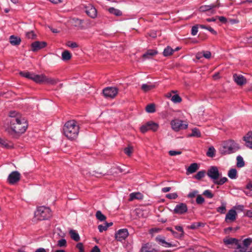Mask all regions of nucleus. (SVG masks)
<instances>
[{
  "instance_id": "de8ad7c7",
  "label": "nucleus",
  "mask_w": 252,
  "mask_h": 252,
  "mask_svg": "<svg viewBox=\"0 0 252 252\" xmlns=\"http://www.w3.org/2000/svg\"><path fill=\"white\" fill-rule=\"evenodd\" d=\"M66 45L71 48H75L78 47V44L74 42L68 41L66 42Z\"/></svg>"
},
{
  "instance_id": "0e129e2a",
  "label": "nucleus",
  "mask_w": 252,
  "mask_h": 252,
  "mask_svg": "<svg viewBox=\"0 0 252 252\" xmlns=\"http://www.w3.org/2000/svg\"><path fill=\"white\" fill-rule=\"evenodd\" d=\"M196 58L198 60L201 59L203 56V52H198L196 54Z\"/></svg>"
},
{
  "instance_id": "dca6fc26",
  "label": "nucleus",
  "mask_w": 252,
  "mask_h": 252,
  "mask_svg": "<svg viewBox=\"0 0 252 252\" xmlns=\"http://www.w3.org/2000/svg\"><path fill=\"white\" fill-rule=\"evenodd\" d=\"M233 78L235 82L238 85L242 86L246 83V79L242 75L234 74Z\"/></svg>"
},
{
  "instance_id": "5fc2aeb1",
  "label": "nucleus",
  "mask_w": 252,
  "mask_h": 252,
  "mask_svg": "<svg viewBox=\"0 0 252 252\" xmlns=\"http://www.w3.org/2000/svg\"><path fill=\"white\" fill-rule=\"evenodd\" d=\"M149 130V129L148 126V122L145 125L141 126L140 127V131L142 133H145Z\"/></svg>"
},
{
  "instance_id": "cd10ccee",
  "label": "nucleus",
  "mask_w": 252,
  "mask_h": 252,
  "mask_svg": "<svg viewBox=\"0 0 252 252\" xmlns=\"http://www.w3.org/2000/svg\"><path fill=\"white\" fill-rule=\"evenodd\" d=\"M148 126L149 130H152L153 131H157L158 128V125L152 121L148 122Z\"/></svg>"
},
{
  "instance_id": "e433bc0d",
  "label": "nucleus",
  "mask_w": 252,
  "mask_h": 252,
  "mask_svg": "<svg viewBox=\"0 0 252 252\" xmlns=\"http://www.w3.org/2000/svg\"><path fill=\"white\" fill-rule=\"evenodd\" d=\"M19 74L21 76L31 80L33 75V73H30L28 71H21Z\"/></svg>"
},
{
  "instance_id": "c9c22d12",
  "label": "nucleus",
  "mask_w": 252,
  "mask_h": 252,
  "mask_svg": "<svg viewBox=\"0 0 252 252\" xmlns=\"http://www.w3.org/2000/svg\"><path fill=\"white\" fill-rule=\"evenodd\" d=\"M245 163L243 158L241 156L237 157V166L238 167H242L244 166Z\"/></svg>"
},
{
  "instance_id": "69168bd1",
  "label": "nucleus",
  "mask_w": 252,
  "mask_h": 252,
  "mask_svg": "<svg viewBox=\"0 0 252 252\" xmlns=\"http://www.w3.org/2000/svg\"><path fill=\"white\" fill-rule=\"evenodd\" d=\"M91 252H100V250L97 246H95Z\"/></svg>"
},
{
  "instance_id": "37998d69",
  "label": "nucleus",
  "mask_w": 252,
  "mask_h": 252,
  "mask_svg": "<svg viewBox=\"0 0 252 252\" xmlns=\"http://www.w3.org/2000/svg\"><path fill=\"white\" fill-rule=\"evenodd\" d=\"M66 245V241L64 239H61L58 241L57 246L59 247H65Z\"/></svg>"
},
{
  "instance_id": "4d7b16f0",
  "label": "nucleus",
  "mask_w": 252,
  "mask_h": 252,
  "mask_svg": "<svg viewBox=\"0 0 252 252\" xmlns=\"http://www.w3.org/2000/svg\"><path fill=\"white\" fill-rule=\"evenodd\" d=\"M203 52V56L206 59H209L211 57V53L210 51H202Z\"/></svg>"
},
{
  "instance_id": "864d4df0",
  "label": "nucleus",
  "mask_w": 252,
  "mask_h": 252,
  "mask_svg": "<svg viewBox=\"0 0 252 252\" xmlns=\"http://www.w3.org/2000/svg\"><path fill=\"white\" fill-rule=\"evenodd\" d=\"M196 203L198 204H201L204 202V198L200 195H198L196 199Z\"/></svg>"
},
{
  "instance_id": "9d476101",
  "label": "nucleus",
  "mask_w": 252,
  "mask_h": 252,
  "mask_svg": "<svg viewBox=\"0 0 252 252\" xmlns=\"http://www.w3.org/2000/svg\"><path fill=\"white\" fill-rule=\"evenodd\" d=\"M20 176L18 171H13L9 175L7 181L10 184L13 185L20 180Z\"/></svg>"
},
{
  "instance_id": "c756f323",
  "label": "nucleus",
  "mask_w": 252,
  "mask_h": 252,
  "mask_svg": "<svg viewBox=\"0 0 252 252\" xmlns=\"http://www.w3.org/2000/svg\"><path fill=\"white\" fill-rule=\"evenodd\" d=\"M242 246L248 249V248L252 244V238H247L242 240L241 243Z\"/></svg>"
},
{
  "instance_id": "a19ab883",
  "label": "nucleus",
  "mask_w": 252,
  "mask_h": 252,
  "mask_svg": "<svg viewBox=\"0 0 252 252\" xmlns=\"http://www.w3.org/2000/svg\"><path fill=\"white\" fill-rule=\"evenodd\" d=\"M217 6L215 4H211L209 5H204L200 7L201 10L203 11H208L209 10H211L215 7H216Z\"/></svg>"
},
{
  "instance_id": "20e7f679",
  "label": "nucleus",
  "mask_w": 252,
  "mask_h": 252,
  "mask_svg": "<svg viewBox=\"0 0 252 252\" xmlns=\"http://www.w3.org/2000/svg\"><path fill=\"white\" fill-rule=\"evenodd\" d=\"M34 216L40 220H47L51 216V210L44 206L39 207L34 212Z\"/></svg>"
},
{
  "instance_id": "603ef678",
  "label": "nucleus",
  "mask_w": 252,
  "mask_h": 252,
  "mask_svg": "<svg viewBox=\"0 0 252 252\" xmlns=\"http://www.w3.org/2000/svg\"><path fill=\"white\" fill-rule=\"evenodd\" d=\"M169 155L171 156H175L176 155H179L182 154V152L180 151H174L170 150L169 151Z\"/></svg>"
},
{
  "instance_id": "1a4fd4ad",
  "label": "nucleus",
  "mask_w": 252,
  "mask_h": 252,
  "mask_svg": "<svg viewBox=\"0 0 252 252\" xmlns=\"http://www.w3.org/2000/svg\"><path fill=\"white\" fill-rule=\"evenodd\" d=\"M128 236V232L126 228L119 229L115 233V238L119 241L125 240Z\"/></svg>"
},
{
  "instance_id": "79ce46f5",
  "label": "nucleus",
  "mask_w": 252,
  "mask_h": 252,
  "mask_svg": "<svg viewBox=\"0 0 252 252\" xmlns=\"http://www.w3.org/2000/svg\"><path fill=\"white\" fill-rule=\"evenodd\" d=\"M171 100L174 103H179L182 101V98L178 94H175L172 96Z\"/></svg>"
},
{
  "instance_id": "6e6552de",
  "label": "nucleus",
  "mask_w": 252,
  "mask_h": 252,
  "mask_svg": "<svg viewBox=\"0 0 252 252\" xmlns=\"http://www.w3.org/2000/svg\"><path fill=\"white\" fill-rule=\"evenodd\" d=\"M207 174L208 176L213 180V182L219 179L220 174L217 166H212L208 169Z\"/></svg>"
},
{
  "instance_id": "bb28decb",
  "label": "nucleus",
  "mask_w": 252,
  "mask_h": 252,
  "mask_svg": "<svg viewBox=\"0 0 252 252\" xmlns=\"http://www.w3.org/2000/svg\"><path fill=\"white\" fill-rule=\"evenodd\" d=\"M71 58V54L67 51L65 50L62 53V59L63 61H66L69 60Z\"/></svg>"
},
{
  "instance_id": "9b49d317",
  "label": "nucleus",
  "mask_w": 252,
  "mask_h": 252,
  "mask_svg": "<svg viewBox=\"0 0 252 252\" xmlns=\"http://www.w3.org/2000/svg\"><path fill=\"white\" fill-rule=\"evenodd\" d=\"M85 12L91 18L94 19L97 16V11L92 4H88L85 7Z\"/></svg>"
},
{
  "instance_id": "473e14b6",
  "label": "nucleus",
  "mask_w": 252,
  "mask_h": 252,
  "mask_svg": "<svg viewBox=\"0 0 252 252\" xmlns=\"http://www.w3.org/2000/svg\"><path fill=\"white\" fill-rule=\"evenodd\" d=\"M228 176L231 179H236L237 170L234 168L230 169L228 172Z\"/></svg>"
},
{
  "instance_id": "a878e982",
  "label": "nucleus",
  "mask_w": 252,
  "mask_h": 252,
  "mask_svg": "<svg viewBox=\"0 0 252 252\" xmlns=\"http://www.w3.org/2000/svg\"><path fill=\"white\" fill-rule=\"evenodd\" d=\"M108 10L111 14H114L115 16H120L122 15V12L121 10L114 7H110Z\"/></svg>"
},
{
  "instance_id": "3c124183",
  "label": "nucleus",
  "mask_w": 252,
  "mask_h": 252,
  "mask_svg": "<svg viewBox=\"0 0 252 252\" xmlns=\"http://www.w3.org/2000/svg\"><path fill=\"white\" fill-rule=\"evenodd\" d=\"M178 195L176 193H171L166 195V197L170 199H175L177 198Z\"/></svg>"
},
{
  "instance_id": "b1692460",
  "label": "nucleus",
  "mask_w": 252,
  "mask_h": 252,
  "mask_svg": "<svg viewBox=\"0 0 252 252\" xmlns=\"http://www.w3.org/2000/svg\"><path fill=\"white\" fill-rule=\"evenodd\" d=\"M198 169V164L196 163H192L188 167L187 170V174H191L195 172Z\"/></svg>"
},
{
  "instance_id": "c03bdc74",
  "label": "nucleus",
  "mask_w": 252,
  "mask_h": 252,
  "mask_svg": "<svg viewBox=\"0 0 252 252\" xmlns=\"http://www.w3.org/2000/svg\"><path fill=\"white\" fill-rule=\"evenodd\" d=\"M205 174V172L204 171H200L194 176V178L197 180H200L204 177Z\"/></svg>"
},
{
  "instance_id": "a211bd4d",
  "label": "nucleus",
  "mask_w": 252,
  "mask_h": 252,
  "mask_svg": "<svg viewBox=\"0 0 252 252\" xmlns=\"http://www.w3.org/2000/svg\"><path fill=\"white\" fill-rule=\"evenodd\" d=\"M143 198V194L139 192H132L129 194V201H131L134 199L141 200Z\"/></svg>"
},
{
  "instance_id": "f03ea898",
  "label": "nucleus",
  "mask_w": 252,
  "mask_h": 252,
  "mask_svg": "<svg viewBox=\"0 0 252 252\" xmlns=\"http://www.w3.org/2000/svg\"><path fill=\"white\" fill-rule=\"evenodd\" d=\"M63 131L64 135L68 139H75L79 131V127L77 122L75 120L67 121L63 126Z\"/></svg>"
},
{
  "instance_id": "e2e57ef3",
  "label": "nucleus",
  "mask_w": 252,
  "mask_h": 252,
  "mask_svg": "<svg viewBox=\"0 0 252 252\" xmlns=\"http://www.w3.org/2000/svg\"><path fill=\"white\" fill-rule=\"evenodd\" d=\"M0 145L4 147H6L7 146V143L5 140L0 137Z\"/></svg>"
},
{
  "instance_id": "5701e85b",
  "label": "nucleus",
  "mask_w": 252,
  "mask_h": 252,
  "mask_svg": "<svg viewBox=\"0 0 252 252\" xmlns=\"http://www.w3.org/2000/svg\"><path fill=\"white\" fill-rule=\"evenodd\" d=\"M69 233L71 239L75 241L78 242L80 240V237L76 230L71 229L69 231Z\"/></svg>"
},
{
  "instance_id": "f257e3e1",
  "label": "nucleus",
  "mask_w": 252,
  "mask_h": 252,
  "mask_svg": "<svg viewBox=\"0 0 252 252\" xmlns=\"http://www.w3.org/2000/svg\"><path fill=\"white\" fill-rule=\"evenodd\" d=\"M6 125L7 126H4L5 130L10 134L23 133L28 126L25 118L15 111L9 112V117L6 119Z\"/></svg>"
},
{
  "instance_id": "423d86ee",
  "label": "nucleus",
  "mask_w": 252,
  "mask_h": 252,
  "mask_svg": "<svg viewBox=\"0 0 252 252\" xmlns=\"http://www.w3.org/2000/svg\"><path fill=\"white\" fill-rule=\"evenodd\" d=\"M170 124L172 129L175 131H179L182 129H186L188 126L187 123H185L183 121L178 119L172 120Z\"/></svg>"
},
{
  "instance_id": "bf43d9fd",
  "label": "nucleus",
  "mask_w": 252,
  "mask_h": 252,
  "mask_svg": "<svg viewBox=\"0 0 252 252\" xmlns=\"http://www.w3.org/2000/svg\"><path fill=\"white\" fill-rule=\"evenodd\" d=\"M125 153L128 156H130L132 152V148L131 147H126L124 150Z\"/></svg>"
},
{
  "instance_id": "09e8293b",
  "label": "nucleus",
  "mask_w": 252,
  "mask_h": 252,
  "mask_svg": "<svg viewBox=\"0 0 252 252\" xmlns=\"http://www.w3.org/2000/svg\"><path fill=\"white\" fill-rule=\"evenodd\" d=\"M198 193V191L196 190H193L190 191L188 195V197L193 198L195 197Z\"/></svg>"
},
{
  "instance_id": "a18cd8bd",
  "label": "nucleus",
  "mask_w": 252,
  "mask_h": 252,
  "mask_svg": "<svg viewBox=\"0 0 252 252\" xmlns=\"http://www.w3.org/2000/svg\"><path fill=\"white\" fill-rule=\"evenodd\" d=\"M109 227V225L106 224V222L103 224L99 225L98 229L100 232H102L103 231H105Z\"/></svg>"
},
{
  "instance_id": "2f4dec72",
  "label": "nucleus",
  "mask_w": 252,
  "mask_h": 252,
  "mask_svg": "<svg viewBox=\"0 0 252 252\" xmlns=\"http://www.w3.org/2000/svg\"><path fill=\"white\" fill-rule=\"evenodd\" d=\"M174 52V51L172 48L170 46H167L164 49L163 52V55L165 57H167L172 55Z\"/></svg>"
},
{
  "instance_id": "680f3d73",
  "label": "nucleus",
  "mask_w": 252,
  "mask_h": 252,
  "mask_svg": "<svg viewBox=\"0 0 252 252\" xmlns=\"http://www.w3.org/2000/svg\"><path fill=\"white\" fill-rule=\"evenodd\" d=\"M76 248L79 251H84V247L82 243H79L76 245Z\"/></svg>"
},
{
  "instance_id": "aec40b11",
  "label": "nucleus",
  "mask_w": 252,
  "mask_h": 252,
  "mask_svg": "<svg viewBox=\"0 0 252 252\" xmlns=\"http://www.w3.org/2000/svg\"><path fill=\"white\" fill-rule=\"evenodd\" d=\"M156 87V85L151 83H148L147 84H143L141 86V89L145 92H147Z\"/></svg>"
},
{
  "instance_id": "7ed1b4c3",
  "label": "nucleus",
  "mask_w": 252,
  "mask_h": 252,
  "mask_svg": "<svg viewBox=\"0 0 252 252\" xmlns=\"http://www.w3.org/2000/svg\"><path fill=\"white\" fill-rule=\"evenodd\" d=\"M241 149L238 143L233 140L229 139L223 141L219 149L220 153L223 155L234 153Z\"/></svg>"
},
{
  "instance_id": "4c0bfd02",
  "label": "nucleus",
  "mask_w": 252,
  "mask_h": 252,
  "mask_svg": "<svg viewBox=\"0 0 252 252\" xmlns=\"http://www.w3.org/2000/svg\"><path fill=\"white\" fill-rule=\"evenodd\" d=\"M226 210V203L225 202H221V206L218 207L217 209V212L221 213L224 214Z\"/></svg>"
},
{
  "instance_id": "39448f33",
  "label": "nucleus",
  "mask_w": 252,
  "mask_h": 252,
  "mask_svg": "<svg viewBox=\"0 0 252 252\" xmlns=\"http://www.w3.org/2000/svg\"><path fill=\"white\" fill-rule=\"evenodd\" d=\"M32 80L37 83H45L50 85H55L58 80L53 78H49L44 74L37 75L33 73Z\"/></svg>"
},
{
  "instance_id": "338daca9",
  "label": "nucleus",
  "mask_w": 252,
  "mask_h": 252,
  "mask_svg": "<svg viewBox=\"0 0 252 252\" xmlns=\"http://www.w3.org/2000/svg\"><path fill=\"white\" fill-rule=\"evenodd\" d=\"M219 19L222 23H225L227 21L226 18L223 16L219 17Z\"/></svg>"
},
{
  "instance_id": "58836bf2",
  "label": "nucleus",
  "mask_w": 252,
  "mask_h": 252,
  "mask_svg": "<svg viewBox=\"0 0 252 252\" xmlns=\"http://www.w3.org/2000/svg\"><path fill=\"white\" fill-rule=\"evenodd\" d=\"M146 110L148 113H154L155 112V106L154 104H150L146 107Z\"/></svg>"
},
{
  "instance_id": "393cba45",
  "label": "nucleus",
  "mask_w": 252,
  "mask_h": 252,
  "mask_svg": "<svg viewBox=\"0 0 252 252\" xmlns=\"http://www.w3.org/2000/svg\"><path fill=\"white\" fill-rule=\"evenodd\" d=\"M158 54V52L154 50H149L143 54V57L145 59H150Z\"/></svg>"
},
{
  "instance_id": "72a5a7b5",
  "label": "nucleus",
  "mask_w": 252,
  "mask_h": 252,
  "mask_svg": "<svg viewBox=\"0 0 252 252\" xmlns=\"http://www.w3.org/2000/svg\"><path fill=\"white\" fill-rule=\"evenodd\" d=\"M190 137H200L201 133L197 128H194L192 129V133L189 135Z\"/></svg>"
},
{
  "instance_id": "13d9d810",
  "label": "nucleus",
  "mask_w": 252,
  "mask_h": 252,
  "mask_svg": "<svg viewBox=\"0 0 252 252\" xmlns=\"http://www.w3.org/2000/svg\"><path fill=\"white\" fill-rule=\"evenodd\" d=\"M175 229L177 231H178L180 232H181V233L179 234V236L182 237V236H183L184 232V230H183V227L182 226H175Z\"/></svg>"
},
{
  "instance_id": "ea45409f",
  "label": "nucleus",
  "mask_w": 252,
  "mask_h": 252,
  "mask_svg": "<svg viewBox=\"0 0 252 252\" xmlns=\"http://www.w3.org/2000/svg\"><path fill=\"white\" fill-rule=\"evenodd\" d=\"M227 181V179L226 177L221 178L220 180H216L214 181V184L218 185H222L224 184Z\"/></svg>"
},
{
  "instance_id": "f8f14e48",
  "label": "nucleus",
  "mask_w": 252,
  "mask_h": 252,
  "mask_svg": "<svg viewBox=\"0 0 252 252\" xmlns=\"http://www.w3.org/2000/svg\"><path fill=\"white\" fill-rule=\"evenodd\" d=\"M173 211L175 214H184L187 212L188 207L185 203H181L175 206Z\"/></svg>"
},
{
  "instance_id": "8fccbe9b",
  "label": "nucleus",
  "mask_w": 252,
  "mask_h": 252,
  "mask_svg": "<svg viewBox=\"0 0 252 252\" xmlns=\"http://www.w3.org/2000/svg\"><path fill=\"white\" fill-rule=\"evenodd\" d=\"M203 195H205L206 197H207L209 198H212L214 196L213 194L211 192V191L210 190H205L203 192Z\"/></svg>"
},
{
  "instance_id": "7c9ffc66",
  "label": "nucleus",
  "mask_w": 252,
  "mask_h": 252,
  "mask_svg": "<svg viewBox=\"0 0 252 252\" xmlns=\"http://www.w3.org/2000/svg\"><path fill=\"white\" fill-rule=\"evenodd\" d=\"M216 150L213 146H211L209 148L207 153L206 155L210 158H213L215 156L216 154Z\"/></svg>"
},
{
  "instance_id": "0eeeda50",
  "label": "nucleus",
  "mask_w": 252,
  "mask_h": 252,
  "mask_svg": "<svg viewBox=\"0 0 252 252\" xmlns=\"http://www.w3.org/2000/svg\"><path fill=\"white\" fill-rule=\"evenodd\" d=\"M118 92L116 87H106L103 90V94L106 98H114Z\"/></svg>"
},
{
  "instance_id": "f3484780",
  "label": "nucleus",
  "mask_w": 252,
  "mask_h": 252,
  "mask_svg": "<svg viewBox=\"0 0 252 252\" xmlns=\"http://www.w3.org/2000/svg\"><path fill=\"white\" fill-rule=\"evenodd\" d=\"M237 216L236 212L235 210L231 209L227 213L225 216V221H228L229 220L232 221L235 220Z\"/></svg>"
},
{
  "instance_id": "49530a36",
  "label": "nucleus",
  "mask_w": 252,
  "mask_h": 252,
  "mask_svg": "<svg viewBox=\"0 0 252 252\" xmlns=\"http://www.w3.org/2000/svg\"><path fill=\"white\" fill-rule=\"evenodd\" d=\"M26 36L29 39H34L36 37L35 34L32 31L27 32L26 33Z\"/></svg>"
},
{
  "instance_id": "c85d7f7f",
  "label": "nucleus",
  "mask_w": 252,
  "mask_h": 252,
  "mask_svg": "<svg viewBox=\"0 0 252 252\" xmlns=\"http://www.w3.org/2000/svg\"><path fill=\"white\" fill-rule=\"evenodd\" d=\"M154 250L149 244H144L141 249V252H153Z\"/></svg>"
},
{
  "instance_id": "052dcab7",
  "label": "nucleus",
  "mask_w": 252,
  "mask_h": 252,
  "mask_svg": "<svg viewBox=\"0 0 252 252\" xmlns=\"http://www.w3.org/2000/svg\"><path fill=\"white\" fill-rule=\"evenodd\" d=\"M200 226V223L199 222L194 223L190 225V228L191 229H196V228H198Z\"/></svg>"
},
{
  "instance_id": "6ab92c4d",
  "label": "nucleus",
  "mask_w": 252,
  "mask_h": 252,
  "mask_svg": "<svg viewBox=\"0 0 252 252\" xmlns=\"http://www.w3.org/2000/svg\"><path fill=\"white\" fill-rule=\"evenodd\" d=\"M235 250L233 252H252V247L249 251H247L248 249L242 246L241 242H240L236 247H234Z\"/></svg>"
},
{
  "instance_id": "ddd939ff",
  "label": "nucleus",
  "mask_w": 252,
  "mask_h": 252,
  "mask_svg": "<svg viewBox=\"0 0 252 252\" xmlns=\"http://www.w3.org/2000/svg\"><path fill=\"white\" fill-rule=\"evenodd\" d=\"M156 240L159 245L165 248L176 247L177 246L176 244H173L166 242L165 240V238L160 236H157L156 238Z\"/></svg>"
},
{
  "instance_id": "4468645a",
  "label": "nucleus",
  "mask_w": 252,
  "mask_h": 252,
  "mask_svg": "<svg viewBox=\"0 0 252 252\" xmlns=\"http://www.w3.org/2000/svg\"><path fill=\"white\" fill-rule=\"evenodd\" d=\"M245 142V146L250 149H252V131L248 132L243 138Z\"/></svg>"
},
{
  "instance_id": "774afa93",
  "label": "nucleus",
  "mask_w": 252,
  "mask_h": 252,
  "mask_svg": "<svg viewBox=\"0 0 252 252\" xmlns=\"http://www.w3.org/2000/svg\"><path fill=\"white\" fill-rule=\"evenodd\" d=\"M246 188L247 189L252 190V181L247 185Z\"/></svg>"
},
{
  "instance_id": "2eb2a0df",
  "label": "nucleus",
  "mask_w": 252,
  "mask_h": 252,
  "mask_svg": "<svg viewBox=\"0 0 252 252\" xmlns=\"http://www.w3.org/2000/svg\"><path fill=\"white\" fill-rule=\"evenodd\" d=\"M46 46V43L45 42L35 41L31 44L32 50L35 52L43 48Z\"/></svg>"
},
{
  "instance_id": "f704fd0d",
  "label": "nucleus",
  "mask_w": 252,
  "mask_h": 252,
  "mask_svg": "<svg viewBox=\"0 0 252 252\" xmlns=\"http://www.w3.org/2000/svg\"><path fill=\"white\" fill-rule=\"evenodd\" d=\"M96 218L97 220L101 221H104L106 220V217L102 214L100 211H97L95 214Z\"/></svg>"
},
{
  "instance_id": "6e6d98bb",
  "label": "nucleus",
  "mask_w": 252,
  "mask_h": 252,
  "mask_svg": "<svg viewBox=\"0 0 252 252\" xmlns=\"http://www.w3.org/2000/svg\"><path fill=\"white\" fill-rule=\"evenodd\" d=\"M198 25L194 26L191 29V34L192 35H195L198 32Z\"/></svg>"
},
{
  "instance_id": "412c9836",
  "label": "nucleus",
  "mask_w": 252,
  "mask_h": 252,
  "mask_svg": "<svg viewBox=\"0 0 252 252\" xmlns=\"http://www.w3.org/2000/svg\"><path fill=\"white\" fill-rule=\"evenodd\" d=\"M21 38L15 35H11L9 37V42L12 45L16 46L20 44Z\"/></svg>"
},
{
  "instance_id": "4be33fe9",
  "label": "nucleus",
  "mask_w": 252,
  "mask_h": 252,
  "mask_svg": "<svg viewBox=\"0 0 252 252\" xmlns=\"http://www.w3.org/2000/svg\"><path fill=\"white\" fill-rule=\"evenodd\" d=\"M240 242V241L235 238H228L224 240V243L226 245H234L235 247Z\"/></svg>"
}]
</instances>
